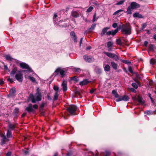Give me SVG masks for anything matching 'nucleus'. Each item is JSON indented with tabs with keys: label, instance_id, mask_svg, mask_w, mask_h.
<instances>
[{
	"label": "nucleus",
	"instance_id": "obj_1",
	"mask_svg": "<svg viewBox=\"0 0 156 156\" xmlns=\"http://www.w3.org/2000/svg\"><path fill=\"white\" fill-rule=\"evenodd\" d=\"M77 107L76 105H71L67 108L66 110L68 112L67 115L69 116L70 115H76V112Z\"/></svg>",
	"mask_w": 156,
	"mask_h": 156
},
{
	"label": "nucleus",
	"instance_id": "obj_2",
	"mask_svg": "<svg viewBox=\"0 0 156 156\" xmlns=\"http://www.w3.org/2000/svg\"><path fill=\"white\" fill-rule=\"evenodd\" d=\"M131 27L128 23L122 25L121 28L122 33L126 35H129L131 33Z\"/></svg>",
	"mask_w": 156,
	"mask_h": 156
},
{
	"label": "nucleus",
	"instance_id": "obj_3",
	"mask_svg": "<svg viewBox=\"0 0 156 156\" xmlns=\"http://www.w3.org/2000/svg\"><path fill=\"white\" fill-rule=\"evenodd\" d=\"M59 73L60 74L61 77L62 78H63L66 75L65 71L60 67L57 68L53 73V75L55 76H58Z\"/></svg>",
	"mask_w": 156,
	"mask_h": 156
},
{
	"label": "nucleus",
	"instance_id": "obj_4",
	"mask_svg": "<svg viewBox=\"0 0 156 156\" xmlns=\"http://www.w3.org/2000/svg\"><path fill=\"white\" fill-rule=\"evenodd\" d=\"M20 66L21 68L23 69H27V70H24L22 71V72L30 73L33 71L32 69L30 68L28 64L24 62H22L20 64Z\"/></svg>",
	"mask_w": 156,
	"mask_h": 156
},
{
	"label": "nucleus",
	"instance_id": "obj_5",
	"mask_svg": "<svg viewBox=\"0 0 156 156\" xmlns=\"http://www.w3.org/2000/svg\"><path fill=\"white\" fill-rule=\"evenodd\" d=\"M65 21L63 20H60L59 21H57L54 22V24L58 26L60 28H66L67 27V24L64 23Z\"/></svg>",
	"mask_w": 156,
	"mask_h": 156
},
{
	"label": "nucleus",
	"instance_id": "obj_6",
	"mask_svg": "<svg viewBox=\"0 0 156 156\" xmlns=\"http://www.w3.org/2000/svg\"><path fill=\"white\" fill-rule=\"evenodd\" d=\"M35 96L36 97V101H39L41 100L42 97L41 93L39 88H37Z\"/></svg>",
	"mask_w": 156,
	"mask_h": 156
},
{
	"label": "nucleus",
	"instance_id": "obj_7",
	"mask_svg": "<svg viewBox=\"0 0 156 156\" xmlns=\"http://www.w3.org/2000/svg\"><path fill=\"white\" fill-rule=\"evenodd\" d=\"M21 72V71H17V73L15 76L16 79L20 82H22L23 80V74Z\"/></svg>",
	"mask_w": 156,
	"mask_h": 156
},
{
	"label": "nucleus",
	"instance_id": "obj_8",
	"mask_svg": "<svg viewBox=\"0 0 156 156\" xmlns=\"http://www.w3.org/2000/svg\"><path fill=\"white\" fill-rule=\"evenodd\" d=\"M0 136L2 138L1 140L0 144L2 146L4 144H5L6 141H8V140L7 139L6 136L4 135L2 132L1 131H0Z\"/></svg>",
	"mask_w": 156,
	"mask_h": 156
},
{
	"label": "nucleus",
	"instance_id": "obj_9",
	"mask_svg": "<svg viewBox=\"0 0 156 156\" xmlns=\"http://www.w3.org/2000/svg\"><path fill=\"white\" fill-rule=\"evenodd\" d=\"M83 58L87 62H91L94 61V59L93 57L91 56H88L87 55H84Z\"/></svg>",
	"mask_w": 156,
	"mask_h": 156
},
{
	"label": "nucleus",
	"instance_id": "obj_10",
	"mask_svg": "<svg viewBox=\"0 0 156 156\" xmlns=\"http://www.w3.org/2000/svg\"><path fill=\"white\" fill-rule=\"evenodd\" d=\"M129 98L126 95L120 96L119 98L116 99L115 101L117 102L120 101H128L129 100Z\"/></svg>",
	"mask_w": 156,
	"mask_h": 156
},
{
	"label": "nucleus",
	"instance_id": "obj_11",
	"mask_svg": "<svg viewBox=\"0 0 156 156\" xmlns=\"http://www.w3.org/2000/svg\"><path fill=\"white\" fill-rule=\"evenodd\" d=\"M25 110L29 114L31 112L34 113L35 112L33 108L32 105L31 104H29L28 105V106L26 108Z\"/></svg>",
	"mask_w": 156,
	"mask_h": 156
},
{
	"label": "nucleus",
	"instance_id": "obj_12",
	"mask_svg": "<svg viewBox=\"0 0 156 156\" xmlns=\"http://www.w3.org/2000/svg\"><path fill=\"white\" fill-rule=\"evenodd\" d=\"M108 57L111 58H113L117 61L119 59V57L117 55L110 52H108Z\"/></svg>",
	"mask_w": 156,
	"mask_h": 156
},
{
	"label": "nucleus",
	"instance_id": "obj_13",
	"mask_svg": "<svg viewBox=\"0 0 156 156\" xmlns=\"http://www.w3.org/2000/svg\"><path fill=\"white\" fill-rule=\"evenodd\" d=\"M16 88L13 87L9 91V94L8 96L9 97H12L15 96V93H16Z\"/></svg>",
	"mask_w": 156,
	"mask_h": 156
},
{
	"label": "nucleus",
	"instance_id": "obj_14",
	"mask_svg": "<svg viewBox=\"0 0 156 156\" xmlns=\"http://www.w3.org/2000/svg\"><path fill=\"white\" fill-rule=\"evenodd\" d=\"M132 9H135L140 7V5L135 2H132L130 6Z\"/></svg>",
	"mask_w": 156,
	"mask_h": 156
},
{
	"label": "nucleus",
	"instance_id": "obj_15",
	"mask_svg": "<svg viewBox=\"0 0 156 156\" xmlns=\"http://www.w3.org/2000/svg\"><path fill=\"white\" fill-rule=\"evenodd\" d=\"M114 43L112 41L108 42V51H112L113 49V47L114 46Z\"/></svg>",
	"mask_w": 156,
	"mask_h": 156
},
{
	"label": "nucleus",
	"instance_id": "obj_16",
	"mask_svg": "<svg viewBox=\"0 0 156 156\" xmlns=\"http://www.w3.org/2000/svg\"><path fill=\"white\" fill-rule=\"evenodd\" d=\"M137 101L140 105H143L145 103L144 101L142 98L140 96L138 95L137 98Z\"/></svg>",
	"mask_w": 156,
	"mask_h": 156
},
{
	"label": "nucleus",
	"instance_id": "obj_17",
	"mask_svg": "<svg viewBox=\"0 0 156 156\" xmlns=\"http://www.w3.org/2000/svg\"><path fill=\"white\" fill-rule=\"evenodd\" d=\"M19 109L18 108H16L13 110V115L15 117L17 118L19 116Z\"/></svg>",
	"mask_w": 156,
	"mask_h": 156
},
{
	"label": "nucleus",
	"instance_id": "obj_18",
	"mask_svg": "<svg viewBox=\"0 0 156 156\" xmlns=\"http://www.w3.org/2000/svg\"><path fill=\"white\" fill-rule=\"evenodd\" d=\"M118 31V30L117 28L114 30L109 31H108V35H111L114 36L117 33Z\"/></svg>",
	"mask_w": 156,
	"mask_h": 156
},
{
	"label": "nucleus",
	"instance_id": "obj_19",
	"mask_svg": "<svg viewBox=\"0 0 156 156\" xmlns=\"http://www.w3.org/2000/svg\"><path fill=\"white\" fill-rule=\"evenodd\" d=\"M62 87L63 90L64 92H65L67 90V82L66 81H63L62 84Z\"/></svg>",
	"mask_w": 156,
	"mask_h": 156
},
{
	"label": "nucleus",
	"instance_id": "obj_20",
	"mask_svg": "<svg viewBox=\"0 0 156 156\" xmlns=\"http://www.w3.org/2000/svg\"><path fill=\"white\" fill-rule=\"evenodd\" d=\"M9 129L10 130L12 131L14 130L16 128V124L11 123L10 122L8 125Z\"/></svg>",
	"mask_w": 156,
	"mask_h": 156
},
{
	"label": "nucleus",
	"instance_id": "obj_21",
	"mask_svg": "<svg viewBox=\"0 0 156 156\" xmlns=\"http://www.w3.org/2000/svg\"><path fill=\"white\" fill-rule=\"evenodd\" d=\"M90 81L88 80L87 79L84 80L80 82V84L81 86L86 85L89 83Z\"/></svg>",
	"mask_w": 156,
	"mask_h": 156
},
{
	"label": "nucleus",
	"instance_id": "obj_22",
	"mask_svg": "<svg viewBox=\"0 0 156 156\" xmlns=\"http://www.w3.org/2000/svg\"><path fill=\"white\" fill-rule=\"evenodd\" d=\"M96 24V23L93 24L91 25V27L89 28L88 29V32L89 33L91 32L95 28Z\"/></svg>",
	"mask_w": 156,
	"mask_h": 156
},
{
	"label": "nucleus",
	"instance_id": "obj_23",
	"mask_svg": "<svg viewBox=\"0 0 156 156\" xmlns=\"http://www.w3.org/2000/svg\"><path fill=\"white\" fill-rule=\"evenodd\" d=\"M94 71L97 74H100L101 73V69L98 66L96 67L94 69Z\"/></svg>",
	"mask_w": 156,
	"mask_h": 156
},
{
	"label": "nucleus",
	"instance_id": "obj_24",
	"mask_svg": "<svg viewBox=\"0 0 156 156\" xmlns=\"http://www.w3.org/2000/svg\"><path fill=\"white\" fill-rule=\"evenodd\" d=\"M12 136L11 131L9 129H8L6 134V137L7 138H9L10 137H12Z\"/></svg>",
	"mask_w": 156,
	"mask_h": 156
},
{
	"label": "nucleus",
	"instance_id": "obj_25",
	"mask_svg": "<svg viewBox=\"0 0 156 156\" xmlns=\"http://www.w3.org/2000/svg\"><path fill=\"white\" fill-rule=\"evenodd\" d=\"M107 27L104 28L102 30L101 35V37L103 36L105 34H107Z\"/></svg>",
	"mask_w": 156,
	"mask_h": 156
},
{
	"label": "nucleus",
	"instance_id": "obj_26",
	"mask_svg": "<svg viewBox=\"0 0 156 156\" xmlns=\"http://www.w3.org/2000/svg\"><path fill=\"white\" fill-rule=\"evenodd\" d=\"M17 67H14L13 68L12 71H11V72L10 73V75L12 76V75H14L15 74L16 72H17Z\"/></svg>",
	"mask_w": 156,
	"mask_h": 156
},
{
	"label": "nucleus",
	"instance_id": "obj_27",
	"mask_svg": "<svg viewBox=\"0 0 156 156\" xmlns=\"http://www.w3.org/2000/svg\"><path fill=\"white\" fill-rule=\"evenodd\" d=\"M46 105V103H45L44 102H43L42 103L39 107V110L40 112H41L43 110V108L44 107L45 105Z\"/></svg>",
	"mask_w": 156,
	"mask_h": 156
},
{
	"label": "nucleus",
	"instance_id": "obj_28",
	"mask_svg": "<svg viewBox=\"0 0 156 156\" xmlns=\"http://www.w3.org/2000/svg\"><path fill=\"white\" fill-rule=\"evenodd\" d=\"M72 16L75 18H77L79 16V14L76 11H73L72 12Z\"/></svg>",
	"mask_w": 156,
	"mask_h": 156
},
{
	"label": "nucleus",
	"instance_id": "obj_29",
	"mask_svg": "<svg viewBox=\"0 0 156 156\" xmlns=\"http://www.w3.org/2000/svg\"><path fill=\"white\" fill-rule=\"evenodd\" d=\"M133 16L134 17H138L139 18H143L142 16L138 12H136L133 14Z\"/></svg>",
	"mask_w": 156,
	"mask_h": 156
},
{
	"label": "nucleus",
	"instance_id": "obj_30",
	"mask_svg": "<svg viewBox=\"0 0 156 156\" xmlns=\"http://www.w3.org/2000/svg\"><path fill=\"white\" fill-rule=\"evenodd\" d=\"M58 95H59L58 94V92H55L53 98V101L57 100Z\"/></svg>",
	"mask_w": 156,
	"mask_h": 156
},
{
	"label": "nucleus",
	"instance_id": "obj_31",
	"mask_svg": "<svg viewBox=\"0 0 156 156\" xmlns=\"http://www.w3.org/2000/svg\"><path fill=\"white\" fill-rule=\"evenodd\" d=\"M111 65L114 69L116 70L117 69V64L113 62H111Z\"/></svg>",
	"mask_w": 156,
	"mask_h": 156
},
{
	"label": "nucleus",
	"instance_id": "obj_32",
	"mask_svg": "<svg viewBox=\"0 0 156 156\" xmlns=\"http://www.w3.org/2000/svg\"><path fill=\"white\" fill-rule=\"evenodd\" d=\"M112 94L114 97L116 98H119V95L117 92L116 90H114L112 91Z\"/></svg>",
	"mask_w": 156,
	"mask_h": 156
},
{
	"label": "nucleus",
	"instance_id": "obj_33",
	"mask_svg": "<svg viewBox=\"0 0 156 156\" xmlns=\"http://www.w3.org/2000/svg\"><path fill=\"white\" fill-rule=\"evenodd\" d=\"M132 8L129 6L127 8V10L126 12L127 14H131L132 13Z\"/></svg>",
	"mask_w": 156,
	"mask_h": 156
},
{
	"label": "nucleus",
	"instance_id": "obj_34",
	"mask_svg": "<svg viewBox=\"0 0 156 156\" xmlns=\"http://www.w3.org/2000/svg\"><path fill=\"white\" fill-rule=\"evenodd\" d=\"M70 79L71 80H74L76 82H77L79 81L78 77L76 76H74L71 77Z\"/></svg>",
	"mask_w": 156,
	"mask_h": 156
},
{
	"label": "nucleus",
	"instance_id": "obj_35",
	"mask_svg": "<svg viewBox=\"0 0 156 156\" xmlns=\"http://www.w3.org/2000/svg\"><path fill=\"white\" fill-rule=\"evenodd\" d=\"M5 58L7 60L11 61L12 59H13V58L10 55H6L5 56Z\"/></svg>",
	"mask_w": 156,
	"mask_h": 156
},
{
	"label": "nucleus",
	"instance_id": "obj_36",
	"mask_svg": "<svg viewBox=\"0 0 156 156\" xmlns=\"http://www.w3.org/2000/svg\"><path fill=\"white\" fill-rule=\"evenodd\" d=\"M154 49V45L152 44H150L149 46L148 49L150 51H153Z\"/></svg>",
	"mask_w": 156,
	"mask_h": 156
},
{
	"label": "nucleus",
	"instance_id": "obj_37",
	"mask_svg": "<svg viewBox=\"0 0 156 156\" xmlns=\"http://www.w3.org/2000/svg\"><path fill=\"white\" fill-rule=\"evenodd\" d=\"M107 61H105L104 62V70L106 71H107Z\"/></svg>",
	"mask_w": 156,
	"mask_h": 156
},
{
	"label": "nucleus",
	"instance_id": "obj_38",
	"mask_svg": "<svg viewBox=\"0 0 156 156\" xmlns=\"http://www.w3.org/2000/svg\"><path fill=\"white\" fill-rule=\"evenodd\" d=\"M28 78L30 80L32 81V82L34 83L36 81L34 77L32 76H29Z\"/></svg>",
	"mask_w": 156,
	"mask_h": 156
},
{
	"label": "nucleus",
	"instance_id": "obj_39",
	"mask_svg": "<svg viewBox=\"0 0 156 156\" xmlns=\"http://www.w3.org/2000/svg\"><path fill=\"white\" fill-rule=\"evenodd\" d=\"M75 94L76 95H77L79 96H80V93L79 90L78 89H76L75 90Z\"/></svg>",
	"mask_w": 156,
	"mask_h": 156
},
{
	"label": "nucleus",
	"instance_id": "obj_40",
	"mask_svg": "<svg viewBox=\"0 0 156 156\" xmlns=\"http://www.w3.org/2000/svg\"><path fill=\"white\" fill-rule=\"evenodd\" d=\"M151 64L153 65L156 63V60L153 58H152L151 59L150 61Z\"/></svg>",
	"mask_w": 156,
	"mask_h": 156
},
{
	"label": "nucleus",
	"instance_id": "obj_41",
	"mask_svg": "<svg viewBox=\"0 0 156 156\" xmlns=\"http://www.w3.org/2000/svg\"><path fill=\"white\" fill-rule=\"evenodd\" d=\"M121 60L123 63L127 64H130L131 63L128 60Z\"/></svg>",
	"mask_w": 156,
	"mask_h": 156
},
{
	"label": "nucleus",
	"instance_id": "obj_42",
	"mask_svg": "<svg viewBox=\"0 0 156 156\" xmlns=\"http://www.w3.org/2000/svg\"><path fill=\"white\" fill-rule=\"evenodd\" d=\"M123 11V10L122 9L116 11L113 14V15H119V13L120 12Z\"/></svg>",
	"mask_w": 156,
	"mask_h": 156
},
{
	"label": "nucleus",
	"instance_id": "obj_43",
	"mask_svg": "<svg viewBox=\"0 0 156 156\" xmlns=\"http://www.w3.org/2000/svg\"><path fill=\"white\" fill-rule=\"evenodd\" d=\"M47 98L49 101H51L52 100V98L50 96V93H48L47 94Z\"/></svg>",
	"mask_w": 156,
	"mask_h": 156
},
{
	"label": "nucleus",
	"instance_id": "obj_44",
	"mask_svg": "<svg viewBox=\"0 0 156 156\" xmlns=\"http://www.w3.org/2000/svg\"><path fill=\"white\" fill-rule=\"evenodd\" d=\"M53 89L55 91V92H58V90L59 89V87L58 86H56L54 85L53 87Z\"/></svg>",
	"mask_w": 156,
	"mask_h": 156
},
{
	"label": "nucleus",
	"instance_id": "obj_45",
	"mask_svg": "<svg viewBox=\"0 0 156 156\" xmlns=\"http://www.w3.org/2000/svg\"><path fill=\"white\" fill-rule=\"evenodd\" d=\"M93 8V7L91 6L89 7L87 9V12H90L92 10Z\"/></svg>",
	"mask_w": 156,
	"mask_h": 156
},
{
	"label": "nucleus",
	"instance_id": "obj_46",
	"mask_svg": "<svg viewBox=\"0 0 156 156\" xmlns=\"http://www.w3.org/2000/svg\"><path fill=\"white\" fill-rule=\"evenodd\" d=\"M125 1L124 0H122L118 2L116 5H120L122 4Z\"/></svg>",
	"mask_w": 156,
	"mask_h": 156
},
{
	"label": "nucleus",
	"instance_id": "obj_47",
	"mask_svg": "<svg viewBox=\"0 0 156 156\" xmlns=\"http://www.w3.org/2000/svg\"><path fill=\"white\" fill-rule=\"evenodd\" d=\"M116 43H117V44L119 45H120L122 44V42H121V40L119 39H117Z\"/></svg>",
	"mask_w": 156,
	"mask_h": 156
},
{
	"label": "nucleus",
	"instance_id": "obj_48",
	"mask_svg": "<svg viewBox=\"0 0 156 156\" xmlns=\"http://www.w3.org/2000/svg\"><path fill=\"white\" fill-rule=\"evenodd\" d=\"M75 36H76V35L74 31H71L70 32V36L71 37H75Z\"/></svg>",
	"mask_w": 156,
	"mask_h": 156
},
{
	"label": "nucleus",
	"instance_id": "obj_49",
	"mask_svg": "<svg viewBox=\"0 0 156 156\" xmlns=\"http://www.w3.org/2000/svg\"><path fill=\"white\" fill-rule=\"evenodd\" d=\"M57 15L56 14H54V16L53 17L54 22H55V21H57V20L56 19V18L57 17Z\"/></svg>",
	"mask_w": 156,
	"mask_h": 156
},
{
	"label": "nucleus",
	"instance_id": "obj_50",
	"mask_svg": "<svg viewBox=\"0 0 156 156\" xmlns=\"http://www.w3.org/2000/svg\"><path fill=\"white\" fill-rule=\"evenodd\" d=\"M132 86L135 89H137L138 88V86L135 83H133L132 84Z\"/></svg>",
	"mask_w": 156,
	"mask_h": 156
},
{
	"label": "nucleus",
	"instance_id": "obj_51",
	"mask_svg": "<svg viewBox=\"0 0 156 156\" xmlns=\"http://www.w3.org/2000/svg\"><path fill=\"white\" fill-rule=\"evenodd\" d=\"M147 24L146 23H145L144 24H143L142 25V27H141V30H143L147 26Z\"/></svg>",
	"mask_w": 156,
	"mask_h": 156
},
{
	"label": "nucleus",
	"instance_id": "obj_52",
	"mask_svg": "<svg viewBox=\"0 0 156 156\" xmlns=\"http://www.w3.org/2000/svg\"><path fill=\"white\" fill-rule=\"evenodd\" d=\"M71 38L74 41V42H77V37L76 36H75V37H71Z\"/></svg>",
	"mask_w": 156,
	"mask_h": 156
},
{
	"label": "nucleus",
	"instance_id": "obj_53",
	"mask_svg": "<svg viewBox=\"0 0 156 156\" xmlns=\"http://www.w3.org/2000/svg\"><path fill=\"white\" fill-rule=\"evenodd\" d=\"M96 90V89H92L90 91V94H93L94 93L95 91Z\"/></svg>",
	"mask_w": 156,
	"mask_h": 156
},
{
	"label": "nucleus",
	"instance_id": "obj_54",
	"mask_svg": "<svg viewBox=\"0 0 156 156\" xmlns=\"http://www.w3.org/2000/svg\"><path fill=\"white\" fill-rule=\"evenodd\" d=\"M96 13L94 14L93 16L92 22L94 23L96 20Z\"/></svg>",
	"mask_w": 156,
	"mask_h": 156
},
{
	"label": "nucleus",
	"instance_id": "obj_55",
	"mask_svg": "<svg viewBox=\"0 0 156 156\" xmlns=\"http://www.w3.org/2000/svg\"><path fill=\"white\" fill-rule=\"evenodd\" d=\"M32 107L33 108H34L35 109H37L38 108V106L37 104H35L33 105H32Z\"/></svg>",
	"mask_w": 156,
	"mask_h": 156
},
{
	"label": "nucleus",
	"instance_id": "obj_56",
	"mask_svg": "<svg viewBox=\"0 0 156 156\" xmlns=\"http://www.w3.org/2000/svg\"><path fill=\"white\" fill-rule=\"evenodd\" d=\"M72 153L71 152H68L66 155V156H72Z\"/></svg>",
	"mask_w": 156,
	"mask_h": 156
},
{
	"label": "nucleus",
	"instance_id": "obj_57",
	"mask_svg": "<svg viewBox=\"0 0 156 156\" xmlns=\"http://www.w3.org/2000/svg\"><path fill=\"white\" fill-rule=\"evenodd\" d=\"M128 70L131 73H133L132 69L131 67L129 66V67Z\"/></svg>",
	"mask_w": 156,
	"mask_h": 156
},
{
	"label": "nucleus",
	"instance_id": "obj_58",
	"mask_svg": "<svg viewBox=\"0 0 156 156\" xmlns=\"http://www.w3.org/2000/svg\"><path fill=\"white\" fill-rule=\"evenodd\" d=\"M4 69H5L6 70H8L9 71H10L7 65H5L4 66Z\"/></svg>",
	"mask_w": 156,
	"mask_h": 156
},
{
	"label": "nucleus",
	"instance_id": "obj_59",
	"mask_svg": "<svg viewBox=\"0 0 156 156\" xmlns=\"http://www.w3.org/2000/svg\"><path fill=\"white\" fill-rule=\"evenodd\" d=\"M75 71L77 72H80L81 70L79 68H75Z\"/></svg>",
	"mask_w": 156,
	"mask_h": 156
},
{
	"label": "nucleus",
	"instance_id": "obj_60",
	"mask_svg": "<svg viewBox=\"0 0 156 156\" xmlns=\"http://www.w3.org/2000/svg\"><path fill=\"white\" fill-rule=\"evenodd\" d=\"M117 24L116 23H114L113 24H112V27L114 28H115L116 27H117Z\"/></svg>",
	"mask_w": 156,
	"mask_h": 156
},
{
	"label": "nucleus",
	"instance_id": "obj_61",
	"mask_svg": "<svg viewBox=\"0 0 156 156\" xmlns=\"http://www.w3.org/2000/svg\"><path fill=\"white\" fill-rule=\"evenodd\" d=\"M4 82L3 81V80L0 79V85H2V84H4Z\"/></svg>",
	"mask_w": 156,
	"mask_h": 156
},
{
	"label": "nucleus",
	"instance_id": "obj_62",
	"mask_svg": "<svg viewBox=\"0 0 156 156\" xmlns=\"http://www.w3.org/2000/svg\"><path fill=\"white\" fill-rule=\"evenodd\" d=\"M31 99V102L33 103H36V100L34 98H32Z\"/></svg>",
	"mask_w": 156,
	"mask_h": 156
},
{
	"label": "nucleus",
	"instance_id": "obj_63",
	"mask_svg": "<svg viewBox=\"0 0 156 156\" xmlns=\"http://www.w3.org/2000/svg\"><path fill=\"white\" fill-rule=\"evenodd\" d=\"M12 153L11 152H8L6 154V156H11Z\"/></svg>",
	"mask_w": 156,
	"mask_h": 156
},
{
	"label": "nucleus",
	"instance_id": "obj_64",
	"mask_svg": "<svg viewBox=\"0 0 156 156\" xmlns=\"http://www.w3.org/2000/svg\"><path fill=\"white\" fill-rule=\"evenodd\" d=\"M7 80L8 81L10 82L11 83H12L13 82V81L12 80V79L10 78H8Z\"/></svg>",
	"mask_w": 156,
	"mask_h": 156
}]
</instances>
